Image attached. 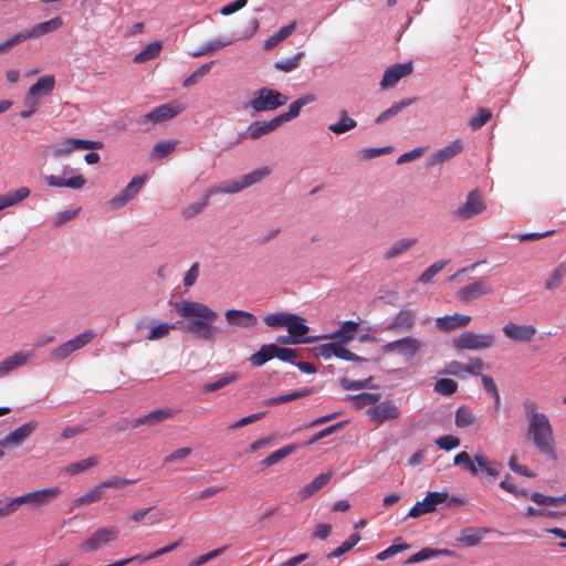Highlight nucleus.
I'll return each instance as SVG.
<instances>
[{
    "mask_svg": "<svg viewBox=\"0 0 566 566\" xmlns=\"http://www.w3.org/2000/svg\"><path fill=\"white\" fill-rule=\"evenodd\" d=\"M178 315L187 318L178 321V329L190 334L196 339L212 343L219 328L214 326L218 313L203 303L195 301H180L175 305Z\"/></svg>",
    "mask_w": 566,
    "mask_h": 566,
    "instance_id": "f257e3e1",
    "label": "nucleus"
},
{
    "mask_svg": "<svg viewBox=\"0 0 566 566\" xmlns=\"http://www.w3.org/2000/svg\"><path fill=\"white\" fill-rule=\"evenodd\" d=\"M422 342L407 336L391 342V374L402 378L413 369V358L420 353Z\"/></svg>",
    "mask_w": 566,
    "mask_h": 566,
    "instance_id": "f03ea898",
    "label": "nucleus"
},
{
    "mask_svg": "<svg viewBox=\"0 0 566 566\" xmlns=\"http://www.w3.org/2000/svg\"><path fill=\"white\" fill-rule=\"evenodd\" d=\"M526 438L532 442L534 448L549 460L556 461L558 455L552 423L548 417L533 421L527 424Z\"/></svg>",
    "mask_w": 566,
    "mask_h": 566,
    "instance_id": "7ed1b4c3",
    "label": "nucleus"
},
{
    "mask_svg": "<svg viewBox=\"0 0 566 566\" xmlns=\"http://www.w3.org/2000/svg\"><path fill=\"white\" fill-rule=\"evenodd\" d=\"M271 174V169L266 166L258 168L238 179L228 180L220 186L211 187L209 193H235L251 187Z\"/></svg>",
    "mask_w": 566,
    "mask_h": 566,
    "instance_id": "20e7f679",
    "label": "nucleus"
},
{
    "mask_svg": "<svg viewBox=\"0 0 566 566\" xmlns=\"http://www.w3.org/2000/svg\"><path fill=\"white\" fill-rule=\"evenodd\" d=\"M289 97L286 95H283L275 90L263 87L254 93V97L250 101L249 105L254 112L259 113L274 111L280 106L285 105Z\"/></svg>",
    "mask_w": 566,
    "mask_h": 566,
    "instance_id": "39448f33",
    "label": "nucleus"
},
{
    "mask_svg": "<svg viewBox=\"0 0 566 566\" xmlns=\"http://www.w3.org/2000/svg\"><path fill=\"white\" fill-rule=\"evenodd\" d=\"M495 336L493 334H475L464 332L452 339V344L458 349H486L493 346Z\"/></svg>",
    "mask_w": 566,
    "mask_h": 566,
    "instance_id": "423d86ee",
    "label": "nucleus"
},
{
    "mask_svg": "<svg viewBox=\"0 0 566 566\" xmlns=\"http://www.w3.org/2000/svg\"><path fill=\"white\" fill-rule=\"evenodd\" d=\"M95 337V333L93 331H85L82 334H78L74 338L59 345L54 349H52L50 354V358L54 361H61L69 356H71L74 352L83 348Z\"/></svg>",
    "mask_w": 566,
    "mask_h": 566,
    "instance_id": "0eeeda50",
    "label": "nucleus"
},
{
    "mask_svg": "<svg viewBox=\"0 0 566 566\" xmlns=\"http://www.w3.org/2000/svg\"><path fill=\"white\" fill-rule=\"evenodd\" d=\"M119 534L116 526L102 527L92 533V535L82 542L80 549L84 553L96 552L115 541Z\"/></svg>",
    "mask_w": 566,
    "mask_h": 566,
    "instance_id": "6e6552de",
    "label": "nucleus"
},
{
    "mask_svg": "<svg viewBox=\"0 0 566 566\" xmlns=\"http://www.w3.org/2000/svg\"><path fill=\"white\" fill-rule=\"evenodd\" d=\"M312 350L315 356L323 357L325 359H328L334 355L337 358H340L344 360H350V361H355V363L366 361V359L364 357H360V356L356 355L355 353L350 352L349 349L345 348L344 346H340V344L336 343L335 340L315 346V347H313Z\"/></svg>",
    "mask_w": 566,
    "mask_h": 566,
    "instance_id": "1a4fd4ad",
    "label": "nucleus"
},
{
    "mask_svg": "<svg viewBox=\"0 0 566 566\" xmlns=\"http://www.w3.org/2000/svg\"><path fill=\"white\" fill-rule=\"evenodd\" d=\"M61 494L60 488H45L18 496L19 505L29 504L32 507H41L54 502Z\"/></svg>",
    "mask_w": 566,
    "mask_h": 566,
    "instance_id": "9d476101",
    "label": "nucleus"
},
{
    "mask_svg": "<svg viewBox=\"0 0 566 566\" xmlns=\"http://www.w3.org/2000/svg\"><path fill=\"white\" fill-rule=\"evenodd\" d=\"M448 500L447 492H429L423 501L417 502L409 511V516L417 518L423 514L434 512L439 504Z\"/></svg>",
    "mask_w": 566,
    "mask_h": 566,
    "instance_id": "9b49d317",
    "label": "nucleus"
},
{
    "mask_svg": "<svg viewBox=\"0 0 566 566\" xmlns=\"http://www.w3.org/2000/svg\"><path fill=\"white\" fill-rule=\"evenodd\" d=\"M146 177L136 176L134 177L128 185L115 197H113L108 201V206L113 209H118L125 206L129 200H132L139 192L142 187L144 186Z\"/></svg>",
    "mask_w": 566,
    "mask_h": 566,
    "instance_id": "f8f14e48",
    "label": "nucleus"
},
{
    "mask_svg": "<svg viewBox=\"0 0 566 566\" xmlns=\"http://www.w3.org/2000/svg\"><path fill=\"white\" fill-rule=\"evenodd\" d=\"M484 209L485 205L481 195L476 190H472L469 192L465 202L457 209L455 216L462 220H468L481 213Z\"/></svg>",
    "mask_w": 566,
    "mask_h": 566,
    "instance_id": "ddd939ff",
    "label": "nucleus"
},
{
    "mask_svg": "<svg viewBox=\"0 0 566 566\" xmlns=\"http://www.w3.org/2000/svg\"><path fill=\"white\" fill-rule=\"evenodd\" d=\"M502 332L503 335L512 342L528 343L534 338L536 328L533 325H518L509 322L503 326Z\"/></svg>",
    "mask_w": 566,
    "mask_h": 566,
    "instance_id": "4468645a",
    "label": "nucleus"
},
{
    "mask_svg": "<svg viewBox=\"0 0 566 566\" xmlns=\"http://www.w3.org/2000/svg\"><path fill=\"white\" fill-rule=\"evenodd\" d=\"M180 113V108L172 104H163L160 106H157L151 112L145 114L140 118V123L144 125H155L159 124L161 122L168 120L174 118Z\"/></svg>",
    "mask_w": 566,
    "mask_h": 566,
    "instance_id": "2eb2a0df",
    "label": "nucleus"
},
{
    "mask_svg": "<svg viewBox=\"0 0 566 566\" xmlns=\"http://www.w3.org/2000/svg\"><path fill=\"white\" fill-rule=\"evenodd\" d=\"M33 357L34 353L32 350H20L8 356L0 361V377H6L18 368L25 366Z\"/></svg>",
    "mask_w": 566,
    "mask_h": 566,
    "instance_id": "dca6fc26",
    "label": "nucleus"
},
{
    "mask_svg": "<svg viewBox=\"0 0 566 566\" xmlns=\"http://www.w3.org/2000/svg\"><path fill=\"white\" fill-rule=\"evenodd\" d=\"M38 428L36 421H29L21 427L17 428L4 438L0 440V447L6 448L10 446L18 447L22 444Z\"/></svg>",
    "mask_w": 566,
    "mask_h": 566,
    "instance_id": "f3484780",
    "label": "nucleus"
},
{
    "mask_svg": "<svg viewBox=\"0 0 566 566\" xmlns=\"http://www.w3.org/2000/svg\"><path fill=\"white\" fill-rule=\"evenodd\" d=\"M101 142H93L78 138H67L60 146L53 150L54 157H63L69 155L75 149H99L102 148Z\"/></svg>",
    "mask_w": 566,
    "mask_h": 566,
    "instance_id": "a211bd4d",
    "label": "nucleus"
},
{
    "mask_svg": "<svg viewBox=\"0 0 566 566\" xmlns=\"http://www.w3.org/2000/svg\"><path fill=\"white\" fill-rule=\"evenodd\" d=\"M492 293V287L483 280L475 281L471 284L463 286L459 292L458 296L463 302H470L479 298L483 295Z\"/></svg>",
    "mask_w": 566,
    "mask_h": 566,
    "instance_id": "6ab92c4d",
    "label": "nucleus"
},
{
    "mask_svg": "<svg viewBox=\"0 0 566 566\" xmlns=\"http://www.w3.org/2000/svg\"><path fill=\"white\" fill-rule=\"evenodd\" d=\"M226 321L229 325L251 328L258 324L254 314L241 310H228L224 313Z\"/></svg>",
    "mask_w": 566,
    "mask_h": 566,
    "instance_id": "aec40b11",
    "label": "nucleus"
},
{
    "mask_svg": "<svg viewBox=\"0 0 566 566\" xmlns=\"http://www.w3.org/2000/svg\"><path fill=\"white\" fill-rule=\"evenodd\" d=\"M359 327V324L354 321H346L342 326L334 332L332 335H322L321 339L332 338L340 346H344L355 338V334Z\"/></svg>",
    "mask_w": 566,
    "mask_h": 566,
    "instance_id": "412c9836",
    "label": "nucleus"
},
{
    "mask_svg": "<svg viewBox=\"0 0 566 566\" xmlns=\"http://www.w3.org/2000/svg\"><path fill=\"white\" fill-rule=\"evenodd\" d=\"M279 126H281V124L279 123L276 116L268 122H253L249 125L247 133L240 136L239 140L247 137L251 139H258L261 136L275 130Z\"/></svg>",
    "mask_w": 566,
    "mask_h": 566,
    "instance_id": "4be33fe9",
    "label": "nucleus"
},
{
    "mask_svg": "<svg viewBox=\"0 0 566 566\" xmlns=\"http://www.w3.org/2000/svg\"><path fill=\"white\" fill-rule=\"evenodd\" d=\"M463 150V144L461 139H455L448 146L437 150L434 154L431 155L429 164L434 165H441L457 155H459Z\"/></svg>",
    "mask_w": 566,
    "mask_h": 566,
    "instance_id": "5701e85b",
    "label": "nucleus"
},
{
    "mask_svg": "<svg viewBox=\"0 0 566 566\" xmlns=\"http://www.w3.org/2000/svg\"><path fill=\"white\" fill-rule=\"evenodd\" d=\"M62 25H63L62 18L55 17V18H52L51 20H48V21H44V22H41V23L34 25L30 30H24L21 32L24 36V40L27 41L31 38H39L41 35L54 32L57 29H60Z\"/></svg>",
    "mask_w": 566,
    "mask_h": 566,
    "instance_id": "b1692460",
    "label": "nucleus"
},
{
    "mask_svg": "<svg viewBox=\"0 0 566 566\" xmlns=\"http://www.w3.org/2000/svg\"><path fill=\"white\" fill-rule=\"evenodd\" d=\"M315 101H316V96L314 94L303 95L302 97L294 101L290 105L287 112L282 113L276 116V118L279 119V123L282 125L283 123H286V122H290V120L296 118L300 115L302 107H304L308 104H312Z\"/></svg>",
    "mask_w": 566,
    "mask_h": 566,
    "instance_id": "393cba45",
    "label": "nucleus"
},
{
    "mask_svg": "<svg viewBox=\"0 0 566 566\" xmlns=\"http://www.w3.org/2000/svg\"><path fill=\"white\" fill-rule=\"evenodd\" d=\"M172 416V410L169 408L156 409L146 416L140 418L132 419V427L137 428L139 426H155L160 423L161 421L170 418Z\"/></svg>",
    "mask_w": 566,
    "mask_h": 566,
    "instance_id": "a878e982",
    "label": "nucleus"
},
{
    "mask_svg": "<svg viewBox=\"0 0 566 566\" xmlns=\"http://www.w3.org/2000/svg\"><path fill=\"white\" fill-rule=\"evenodd\" d=\"M44 180H45V184L50 187H57V188L67 187L71 189H81L86 184V179L81 175L73 176L69 179H64V178H60V177L50 175V176H46L44 178Z\"/></svg>",
    "mask_w": 566,
    "mask_h": 566,
    "instance_id": "bb28decb",
    "label": "nucleus"
},
{
    "mask_svg": "<svg viewBox=\"0 0 566 566\" xmlns=\"http://www.w3.org/2000/svg\"><path fill=\"white\" fill-rule=\"evenodd\" d=\"M471 321L469 315L453 314L439 317L437 319V326L442 331H451L457 327H464Z\"/></svg>",
    "mask_w": 566,
    "mask_h": 566,
    "instance_id": "cd10ccee",
    "label": "nucleus"
},
{
    "mask_svg": "<svg viewBox=\"0 0 566 566\" xmlns=\"http://www.w3.org/2000/svg\"><path fill=\"white\" fill-rule=\"evenodd\" d=\"M457 556V553L450 549H438V548H431V547H424L418 553L411 555L409 558L405 560V564H413L419 563L424 559H429L431 557L437 556Z\"/></svg>",
    "mask_w": 566,
    "mask_h": 566,
    "instance_id": "c85d7f7f",
    "label": "nucleus"
},
{
    "mask_svg": "<svg viewBox=\"0 0 566 566\" xmlns=\"http://www.w3.org/2000/svg\"><path fill=\"white\" fill-rule=\"evenodd\" d=\"M29 196L30 189L28 187H21L17 190L0 195V211L23 201Z\"/></svg>",
    "mask_w": 566,
    "mask_h": 566,
    "instance_id": "c756f323",
    "label": "nucleus"
},
{
    "mask_svg": "<svg viewBox=\"0 0 566 566\" xmlns=\"http://www.w3.org/2000/svg\"><path fill=\"white\" fill-rule=\"evenodd\" d=\"M290 323H287V332L296 339H307L308 336L306 334L310 331V327L305 324V319L296 314H291Z\"/></svg>",
    "mask_w": 566,
    "mask_h": 566,
    "instance_id": "7c9ffc66",
    "label": "nucleus"
},
{
    "mask_svg": "<svg viewBox=\"0 0 566 566\" xmlns=\"http://www.w3.org/2000/svg\"><path fill=\"white\" fill-rule=\"evenodd\" d=\"M416 313L412 310H401L391 323V329L408 332L415 326Z\"/></svg>",
    "mask_w": 566,
    "mask_h": 566,
    "instance_id": "2f4dec72",
    "label": "nucleus"
},
{
    "mask_svg": "<svg viewBox=\"0 0 566 566\" xmlns=\"http://www.w3.org/2000/svg\"><path fill=\"white\" fill-rule=\"evenodd\" d=\"M332 475V471H328L316 476L311 483L302 488V490L300 491L301 497L307 499L312 496L314 493L319 491L323 486H325L328 483Z\"/></svg>",
    "mask_w": 566,
    "mask_h": 566,
    "instance_id": "473e14b6",
    "label": "nucleus"
},
{
    "mask_svg": "<svg viewBox=\"0 0 566 566\" xmlns=\"http://www.w3.org/2000/svg\"><path fill=\"white\" fill-rule=\"evenodd\" d=\"M274 358V344H264L258 352L249 357V361L253 367H260Z\"/></svg>",
    "mask_w": 566,
    "mask_h": 566,
    "instance_id": "72a5a7b5",
    "label": "nucleus"
},
{
    "mask_svg": "<svg viewBox=\"0 0 566 566\" xmlns=\"http://www.w3.org/2000/svg\"><path fill=\"white\" fill-rule=\"evenodd\" d=\"M485 533H488L486 528H465L458 537V543L468 547L475 546L480 544L482 535Z\"/></svg>",
    "mask_w": 566,
    "mask_h": 566,
    "instance_id": "f704fd0d",
    "label": "nucleus"
},
{
    "mask_svg": "<svg viewBox=\"0 0 566 566\" xmlns=\"http://www.w3.org/2000/svg\"><path fill=\"white\" fill-rule=\"evenodd\" d=\"M55 86V80L53 75H44L40 77L30 88V95H48Z\"/></svg>",
    "mask_w": 566,
    "mask_h": 566,
    "instance_id": "c9c22d12",
    "label": "nucleus"
},
{
    "mask_svg": "<svg viewBox=\"0 0 566 566\" xmlns=\"http://www.w3.org/2000/svg\"><path fill=\"white\" fill-rule=\"evenodd\" d=\"M295 29L296 22H291L290 24L282 27L277 32H275L273 35L265 40L263 45L264 49L272 50L280 42L289 38L295 31Z\"/></svg>",
    "mask_w": 566,
    "mask_h": 566,
    "instance_id": "e433bc0d",
    "label": "nucleus"
},
{
    "mask_svg": "<svg viewBox=\"0 0 566 566\" xmlns=\"http://www.w3.org/2000/svg\"><path fill=\"white\" fill-rule=\"evenodd\" d=\"M297 448L298 444L293 443L272 452L270 455H268L264 460L261 461L262 468L266 469L272 467L273 464L280 462L282 459L291 455Z\"/></svg>",
    "mask_w": 566,
    "mask_h": 566,
    "instance_id": "4c0bfd02",
    "label": "nucleus"
},
{
    "mask_svg": "<svg viewBox=\"0 0 566 566\" xmlns=\"http://www.w3.org/2000/svg\"><path fill=\"white\" fill-rule=\"evenodd\" d=\"M163 48V43L160 41H155L148 43L139 53H137L133 61L135 63H145L149 60L156 59Z\"/></svg>",
    "mask_w": 566,
    "mask_h": 566,
    "instance_id": "58836bf2",
    "label": "nucleus"
},
{
    "mask_svg": "<svg viewBox=\"0 0 566 566\" xmlns=\"http://www.w3.org/2000/svg\"><path fill=\"white\" fill-rule=\"evenodd\" d=\"M340 118L337 123L331 124L328 129L337 135L344 134L354 129L357 126V122L350 118L345 109L339 113Z\"/></svg>",
    "mask_w": 566,
    "mask_h": 566,
    "instance_id": "ea45409f",
    "label": "nucleus"
},
{
    "mask_svg": "<svg viewBox=\"0 0 566 566\" xmlns=\"http://www.w3.org/2000/svg\"><path fill=\"white\" fill-rule=\"evenodd\" d=\"M103 494H104L103 489H102L101 484L98 483L90 492L75 499L71 504V509L83 506V505H88L93 502L99 501L102 499Z\"/></svg>",
    "mask_w": 566,
    "mask_h": 566,
    "instance_id": "a19ab883",
    "label": "nucleus"
},
{
    "mask_svg": "<svg viewBox=\"0 0 566 566\" xmlns=\"http://www.w3.org/2000/svg\"><path fill=\"white\" fill-rule=\"evenodd\" d=\"M347 400H350L355 408L360 409L369 405H375L379 401V394L363 392L358 395H348Z\"/></svg>",
    "mask_w": 566,
    "mask_h": 566,
    "instance_id": "79ce46f5",
    "label": "nucleus"
},
{
    "mask_svg": "<svg viewBox=\"0 0 566 566\" xmlns=\"http://www.w3.org/2000/svg\"><path fill=\"white\" fill-rule=\"evenodd\" d=\"M211 191V188H209L206 193L203 195L201 201L193 202L189 205L188 207L184 208L181 211V216L185 219H190L199 214L208 205V200L211 196L214 193H209Z\"/></svg>",
    "mask_w": 566,
    "mask_h": 566,
    "instance_id": "37998d69",
    "label": "nucleus"
},
{
    "mask_svg": "<svg viewBox=\"0 0 566 566\" xmlns=\"http://www.w3.org/2000/svg\"><path fill=\"white\" fill-rule=\"evenodd\" d=\"M177 140H163L155 144L150 153L151 159H161L174 153L177 147Z\"/></svg>",
    "mask_w": 566,
    "mask_h": 566,
    "instance_id": "c03bdc74",
    "label": "nucleus"
},
{
    "mask_svg": "<svg viewBox=\"0 0 566 566\" xmlns=\"http://www.w3.org/2000/svg\"><path fill=\"white\" fill-rule=\"evenodd\" d=\"M369 418L375 423H382L389 419V403L382 401L374 407H370L367 411Z\"/></svg>",
    "mask_w": 566,
    "mask_h": 566,
    "instance_id": "a18cd8bd",
    "label": "nucleus"
},
{
    "mask_svg": "<svg viewBox=\"0 0 566 566\" xmlns=\"http://www.w3.org/2000/svg\"><path fill=\"white\" fill-rule=\"evenodd\" d=\"M230 44H232V40L214 39L205 43L198 51L191 53V55L193 57L202 56L206 54H210L217 50H220L224 46H228Z\"/></svg>",
    "mask_w": 566,
    "mask_h": 566,
    "instance_id": "49530a36",
    "label": "nucleus"
},
{
    "mask_svg": "<svg viewBox=\"0 0 566 566\" xmlns=\"http://www.w3.org/2000/svg\"><path fill=\"white\" fill-rule=\"evenodd\" d=\"M474 457L479 472H484L491 478H496L499 475L500 472L496 468L499 464L496 462L489 461V459L480 452L474 454Z\"/></svg>",
    "mask_w": 566,
    "mask_h": 566,
    "instance_id": "de8ad7c7",
    "label": "nucleus"
},
{
    "mask_svg": "<svg viewBox=\"0 0 566 566\" xmlns=\"http://www.w3.org/2000/svg\"><path fill=\"white\" fill-rule=\"evenodd\" d=\"M239 378L238 373H231L229 375H226L216 381L208 382L202 385L201 390L203 392H212L222 389L223 387L228 386L229 384L233 382Z\"/></svg>",
    "mask_w": 566,
    "mask_h": 566,
    "instance_id": "09e8293b",
    "label": "nucleus"
},
{
    "mask_svg": "<svg viewBox=\"0 0 566 566\" xmlns=\"http://www.w3.org/2000/svg\"><path fill=\"white\" fill-rule=\"evenodd\" d=\"M476 421V416L465 406L460 407L455 412V426L459 428H468Z\"/></svg>",
    "mask_w": 566,
    "mask_h": 566,
    "instance_id": "8fccbe9b",
    "label": "nucleus"
},
{
    "mask_svg": "<svg viewBox=\"0 0 566 566\" xmlns=\"http://www.w3.org/2000/svg\"><path fill=\"white\" fill-rule=\"evenodd\" d=\"M292 313L289 312H276L264 316L263 321L269 327H286L290 323Z\"/></svg>",
    "mask_w": 566,
    "mask_h": 566,
    "instance_id": "3c124183",
    "label": "nucleus"
},
{
    "mask_svg": "<svg viewBox=\"0 0 566 566\" xmlns=\"http://www.w3.org/2000/svg\"><path fill=\"white\" fill-rule=\"evenodd\" d=\"M178 321L175 323H161L150 328L147 336L148 340H157L169 335L170 331L178 329Z\"/></svg>",
    "mask_w": 566,
    "mask_h": 566,
    "instance_id": "603ef678",
    "label": "nucleus"
},
{
    "mask_svg": "<svg viewBox=\"0 0 566 566\" xmlns=\"http://www.w3.org/2000/svg\"><path fill=\"white\" fill-rule=\"evenodd\" d=\"M98 462H99V458L97 455H92V457H88L86 459H83L81 461L70 464L66 468V472L70 474H77V473L84 472L87 469H91V468L97 465Z\"/></svg>",
    "mask_w": 566,
    "mask_h": 566,
    "instance_id": "864d4df0",
    "label": "nucleus"
},
{
    "mask_svg": "<svg viewBox=\"0 0 566 566\" xmlns=\"http://www.w3.org/2000/svg\"><path fill=\"white\" fill-rule=\"evenodd\" d=\"M523 409L527 420V424L547 417V415H545L544 412H539L537 403L530 399L523 401Z\"/></svg>",
    "mask_w": 566,
    "mask_h": 566,
    "instance_id": "5fc2aeb1",
    "label": "nucleus"
},
{
    "mask_svg": "<svg viewBox=\"0 0 566 566\" xmlns=\"http://www.w3.org/2000/svg\"><path fill=\"white\" fill-rule=\"evenodd\" d=\"M373 377H368L364 380H350L347 377H343L339 379V384L345 390H360L365 388H373Z\"/></svg>",
    "mask_w": 566,
    "mask_h": 566,
    "instance_id": "6e6d98bb",
    "label": "nucleus"
},
{
    "mask_svg": "<svg viewBox=\"0 0 566 566\" xmlns=\"http://www.w3.org/2000/svg\"><path fill=\"white\" fill-rule=\"evenodd\" d=\"M412 70V62L397 63L391 65V86L402 77L411 74Z\"/></svg>",
    "mask_w": 566,
    "mask_h": 566,
    "instance_id": "4d7b16f0",
    "label": "nucleus"
},
{
    "mask_svg": "<svg viewBox=\"0 0 566 566\" xmlns=\"http://www.w3.org/2000/svg\"><path fill=\"white\" fill-rule=\"evenodd\" d=\"M303 55H304V52H298L297 54H295L294 56H292L290 59L276 61L274 63V67L276 70L285 72V73L292 72L298 67L300 60Z\"/></svg>",
    "mask_w": 566,
    "mask_h": 566,
    "instance_id": "13d9d810",
    "label": "nucleus"
},
{
    "mask_svg": "<svg viewBox=\"0 0 566 566\" xmlns=\"http://www.w3.org/2000/svg\"><path fill=\"white\" fill-rule=\"evenodd\" d=\"M213 61L202 64L191 75H189L182 83L185 87H190L198 83V81L208 74L213 65Z\"/></svg>",
    "mask_w": 566,
    "mask_h": 566,
    "instance_id": "bf43d9fd",
    "label": "nucleus"
},
{
    "mask_svg": "<svg viewBox=\"0 0 566 566\" xmlns=\"http://www.w3.org/2000/svg\"><path fill=\"white\" fill-rule=\"evenodd\" d=\"M457 389H458V384L453 379H450V378L439 379L434 384V391H437L438 394L444 395V396H450V395L454 394L457 391Z\"/></svg>",
    "mask_w": 566,
    "mask_h": 566,
    "instance_id": "052dcab7",
    "label": "nucleus"
},
{
    "mask_svg": "<svg viewBox=\"0 0 566 566\" xmlns=\"http://www.w3.org/2000/svg\"><path fill=\"white\" fill-rule=\"evenodd\" d=\"M297 357V350L290 347H281L274 344V358H277L282 361L294 363Z\"/></svg>",
    "mask_w": 566,
    "mask_h": 566,
    "instance_id": "680f3d73",
    "label": "nucleus"
},
{
    "mask_svg": "<svg viewBox=\"0 0 566 566\" xmlns=\"http://www.w3.org/2000/svg\"><path fill=\"white\" fill-rule=\"evenodd\" d=\"M345 423L346 422L342 421V422L332 424V426L318 431L307 442H305L304 446L314 444V443L318 442L319 440L324 439L325 437L337 432L339 429H342L344 427Z\"/></svg>",
    "mask_w": 566,
    "mask_h": 566,
    "instance_id": "e2e57ef3",
    "label": "nucleus"
},
{
    "mask_svg": "<svg viewBox=\"0 0 566 566\" xmlns=\"http://www.w3.org/2000/svg\"><path fill=\"white\" fill-rule=\"evenodd\" d=\"M565 274V264H560L545 281V289L548 291H553L557 289L563 280Z\"/></svg>",
    "mask_w": 566,
    "mask_h": 566,
    "instance_id": "0e129e2a",
    "label": "nucleus"
},
{
    "mask_svg": "<svg viewBox=\"0 0 566 566\" xmlns=\"http://www.w3.org/2000/svg\"><path fill=\"white\" fill-rule=\"evenodd\" d=\"M492 117V114L486 108H480L478 114L470 119V127L472 129H479L484 126Z\"/></svg>",
    "mask_w": 566,
    "mask_h": 566,
    "instance_id": "69168bd1",
    "label": "nucleus"
},
{
    "mask_svg": "<svg viewBox=\"0 0 566 566\" xmlns=\"http://www.w3.org/2000/svg\"><path fill=\"white\" fill-rule=\"evenodd\" d=\"M446 265V262L438 261L429 266L419 277L418 281L421 283L431 282L432 277L437 275Z\"/></svg>",
    "mask_w": 566,
    "mask_h": 566,
    "instance_id": "338daca9",
    "label": "nucleus"
},
{
    "mask_svg": "<svg viewBox=\"0 0 566 566\" xmlns=\"http://www.w3.org/2000/svg\"><path fill=\"white\" fill-rule=\"evenodd\" d=\"M134 482H135L134 480L123 479L119 476H112L103 482H99V484L104 491L105 489H122V488H124L128 484H132Z\"/></svg>",
    "mask_w": 566,
    "mask_h": 566,
    "instance_id": "774afa93",
    "label": "nucleus"
}]
</instances>
